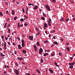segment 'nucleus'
Returning <instances> with one entry per match:
<instances>
[{
	"mask_svg": "<svg viewBox=\"0 0 75 75\" xmlns=\"http://www.w3.org/2000/svg\"><path fill=\"white\" fill-rule=\"evenodd\" d=\"M67 50V51H69V48L67 47L66 48Z\"/></svg>",
	"mask_w": 75,
	"mask_h": 75,
	"instance_id": "4c0bfd02",
	"label": "nucleus"
},
{
	"mask_svg": "<svg viewBox=\"0 0 75 75\" xmlns=\"http://www.w3.org/2000/svg\"><path fill=\"white\" fill-rule=\"evenodd\" d=\"M1 38L2 39H4V35H2L1 36Z\"/></svg>",
	"mask_w": 75,
	"mask_h": 75,
	"instance_id": "a18cd8bd",
	"label": "nucleus"
},
{
	"mask_svg": "<svg viewBox=\"0 0 75 75\" xmlns=\"http://www.w3.org/2000/svg\"><path fill=\"white\" fill-rule=\"evenodd\" d=\"M34 47L35 49L37 48V46H36V45H34Z\"/></svg>",
	"mask_w": 75,
	"mask_h": 75,
	"instance_id": "a19ab883",
	"label": "nucleus"
},
{
	"mask_svg": "<svg viewBox=\"0 0 75 75\" xmlns=\"http://www.w3.org/2000/svg\"><path fill=\"white\" fill-rule=\"evenodd\" d=\"M15 65H16V66H17V67H18V63H17V62L15 63Z\"/></svg>",
	"mask_w": 75,
	"mask_h": 75,
	"instance_id": "393cba45",
	"label": "nucleus"
},
{
	"mask_svg": "<svg viewBox=\"0 0 75 75\" xmlns=\"http://www.w3.org/2000/svg\"><path fill=\"white\" fill-rule=\"evenodd\" d=\"M54 65H56V67H58V65L57 64V62H54Z\"/></svg>",
	"mask_w": 75,
	"mask_h": 75,
	"instance_id": "412c9836",
	"label": "nucleus"
},
{
	"mask_svg": "<svg viewBox=\"0 0 75 75\" xmlns=\"http://www.w3.org/2000/svg\"><path fill=\"white\" fill-rule=\"evenodd\" d=\"M47 23L48 24L49 26H50L51 25V22H48Z\"/></svg>",
	"mask_w": 75,
	"mask_h": 75,
	"instance_id": "aec40b11",
	"label": "nucleus"
},
{
	"mask_svg": "<svg viewBox=\"0 0 75 75\" xmlns=\"http://www.w3.org/2000/svg\"><path fill=\"white\" fill-rule=\"evenodd\" d=\"M18 48H19V49H21L22 48V47H21V46L20 45H18Z\"/></svg>",
	"mask_w": 75,
	"mask_h": 75,
	"instance_id": "4468645a",
	"label": "nucleus"
},
{
	"mask_svg": "<svg viewBox=\"0 0 75 75\" xmlns=\"http://www.w3.org/2000/svg\"><path fill=\"white\" fill-rule=\"evenodd\" d=\"M54 44H55L56 45H58V44L57 42H53Z\"/></svg>",
	"mask_w": 75,
	"mask_h": 75,
	"instance_id": "dca6fc26",
	"label": "nucleus"
},
{
	"mask_svg": "<svg viewBox=\"0 0 75 75\" xmlns=\"http://www.w3.org/2000/svg\"><path fill=\"white\" fill-rule=\"evenodd\" d=\"M22 42V46L23 47H24V46H25V45H24V40L22 39L21 40Z\"/></svg>",
	"mask_w": 75,
	"mask_h": 75,
	"instance_id": "f03ea898",
	"label": "nucleus"
},
{
	"mask_svg": "<svg viewBox=\"0 0 75 75\" xmlns=\"http://www.w3.org/2000/svg\"><path fill=\"white\" fill-rule=\"evenodd\" d=\"M40 61H41V62L42 63H43L44 62V60L42 58H40Z\"/></svg>",
	"mask_w": 75,
	"mask_h": 75,
	"instance_id": "1a4fd4ad",
	"label": "nucleus"
},
{
	"mask_svg": "<svg viewBox=\"0 0 75 75\" xmlns=\"http://www.w3.org/2000/svg\"><path fill=\"white\" fill-rule=\"evenodd\" d=\"M49 71H50V72H51V73H52V74L53 72V71H52V70L50 69H49Z\"/></svg>",
	"mask_w": 75,
	"mask_h": 75,
	"instance_id": "9d476101",
	"label": "nucleus"
},
{
	"mask_svg": "<svg viewBox=\"0 0 75 75\" xmlns=\"http://www.w3.org/2000/svg\"><path fill=\"white\" fill-rule=\"evenodd\" d=\"M70 59L71 60H72L73 59V57H70Z\"/></svg>",
	"mask_w": 75,
	"mask_h": 75,
	"instance_id": "79ce46f5",
	"label": "nucleus"
},
{
	"mask_svg": "<svg viewBox=\"0 0 75 75\" xmlns=\"http://www.w3.org/2000/svg\"><path fill=\"white\" fill-rule=\"evenodd\" d=\"M69 68L70 69H72L73 68V66H70L69 67Z\"/></svg>",
	"mask_w": 75,
	"mask_h": 75,
	"instance_id": "5701e85b",
	"label": "nucleus"
},
{
	"mask_svg": "<svg viewBox=\"0 0 75 75\" xmlns=\"http://www.w3.org/2000/svg\"><path fill=\"white\" fill-rule=\"evenodd\" d=\"M73 21H75V17H74L72 18Z\"/></svg>",
	"mask_w": 75,
	"mask_h": 75,
	"instance_id": "37998d69",
	"label": "nucleus"
},
{
	"mask_svg": "<svg viewBox=\"0 0 75 75\" xmlns=\"http://www.w3.org/2000/svg\"><path fill=\"white\" fill-rule=\"evenodd\" d=\"M24 16L25 17V18H28V17H27V16H26L25 15H24Z\"/></svg>",
	"mask_w": 75,
	"mask_h": 75,
	"instance_id": "4d7b16f0",
	"label": "nucleus"
},
{
	"mask_svg": "<svg viewBox=\"0 0 75 75\" xmlns=\"http://www.w3.org/2000/svg\"><path fill=\"white\" fill-rule=\"evenodd\" d=\"M6 14H8V11H6Z\"/></svg>",
	"mask_w": 75,
	"mask_h": 75,
	"instance_id": "09e8293b",
	"label": "nucleus"
},
{
	"mask_svg": "<svg viewBox=\"0 0 75 75\" xmlns=\"http://www.w3.org/2000/svg\"><path fill=\"white\" fill-rule=\"evenodd\" d=\"M7 30L8 31V32H10V31H11V30L9 28H8Z\"/></svg>",
	"mask_w": 75,
	"mask_h": 75,
	"instance_id": "ea45409f",
	"label": "nucleus"
},
{
	"mask_svg": "<svg viewBox=\"0 0 75 75\" xmlns=\"http://www.w3.org/2000/svg\"><path fill=\"white\" fill-rule=\"evenodd\" d=\"M35 30H36L37 31H39V30H38V28H36Z\"/></svg>",
	"mask_w": 75,
	"mask_h": 75,
	"instance_id": "49530a36",
	"label": "nucleus"
},
{
	"mask_svg": "<svg viewBox=\"0 0 75 75\" xmlns=\"http://www.w3.org/2000/svg\"><path fill=\"white\" fill-rule=\"evenodd\" d=\"M64 18H61V19H60V21H63Z\"/></svg>",
	"mask_w": 75,
	"mask_h": 75,
	"instance_id": "f704fd0d",
	"label": "nucleus"
},
{
	"mask_svg": "<svg viewBox=\"0 0 75 75\" xmlns=\"http://www.w3.org/2000/svg\"><path fill=\"white\" fill-rule=\"evenodd\" d=\"M16 4H19V2H16Z\"/></svg>",
	"mask_w": 75,
	"mask_h": 75,
	"instance_id": "5fc2aeb1",
	"label": "nucleus"
},
{
	"mask_svg": "<svg viewBox=\"0 0 75 75\" xmlns=\"http://www.w3.org/2000/svg\"><path fill=\"white\" fill-rule=\"evenodd\" d=\"M17 58H18V59H19L20 60V61H22L23 59V58H20L18 57H17Z\"/></svg>",
	"mask_w": 75,
	"mask_h": 75,
	"instance_id": "0eeeda50",
	"label": "nucleus"
},
{
	"mask_svg": "<svg viewBox=\"0 0 75 75\" xmlns=\"http://www.w3.org/2000/svg\"><path fill=\"white\" fill-rule=\"evenodd\" d=\"M47 26H48V25H47V24L46 23H44V27H47Z\"/></svg>",
	"mask_w": 75,
	"mask_h": 75,
	"instance_id": "6ab92c4d",
	"label": "nucleus"
},
{
	"mask_svg": "<svg viewBox=\"0 0 75 75\" xmlns=\"http://www.w3.org/2000/svg\"><path fill=\"white\" fill-rule=\"evenodd\" d=\"M14 71L16 75H19V71H18V70L17 69H15L14 70Z\"/></svg>",
	"mask_w": 75,
	"mask_h": 75,
	"instance_id": "f257e3e1",
	"label": "nucleus"
},
{
	"mask_svg": "<svg viewBox=\"0 0 75 75\" xmlns=\"http://www.w3.org/2000/svg\"><path fill=\"white\" fill-rule=\"evenodd\" d=\"M8 43L9 45H11V44H10V42H8Z\"/></svg>",
	"mask_w": 75,
	"mask_h": 75,
	"instance_id": "603ef678",
	"label": "nucleus"
},
{
	"mask_svg": "<svg viewBox=\"0 0 75 75\" xmlns=\"http://www.w3.org/2000/svg\"><path fill=\"white\" fill-rule=\"evenodd\" d=\"M42 52H43V50H42V49L41 48H40L39 50V53L40 54H41V53H42Z\"/></svg>",
	"mask_w": 75,
	"mask_h": 75,
	"instance_id": "7ed1b4c3",
	"label": "nucleus"
},
{
	"mask_svg": "<svg viewBox=\"0 0 75 75\" xmlns=\"http://www.w3.org/2000/svg\"><path fill=\"white\" fill-rule=\"evenodd\" d=\"M43 15L44 17H46V15H45V13L44 12H43Z\"/></svg>",
	"mask_w": 75,
	"mask_h": 75,
	"instance_id": "473e14b6",
	"label": "nucleus"
},
{
	"mask_svg": "<svg viewBox=\"0 0 75 75\" xmlns=\"http://www.w3.org/2000/svg\"><path fill=\"white\" fill-rule=\"evenodd\" d=\"M51 20L50 18L49 19L48 22H51Z\"/></svg>",
	"mask_w": 75,
	"mask_h": 75,
	"instance_id": "58836bf2",
	"label": "nucleus"
},
{
	"mask_svg": "<svg viewBox=\"0 0 75 75\" xmlns=\"http://www.w3.org/2000/svg\"><path fill=\"white\" fill-rule=\"evenodd\" d=\"M66 44H67V45H69V43L68 42H67V43H66Z\"/></svg>",
	"mask_w": 75,
	"mask_h": 75,
	"instance_id": "69168bd1",
	"label": "nucleus"
},
{
	"mask_svg": "<svg viewBox=\"0 0 75 75\" xmlns=\"http://www.w3.org/2000/svg\"><path fill=\"white\" fill-rule=\"evenodd\" d=\"M11 13L12 15H14V13H15V11H14V10L12 11L11 12Z\"/></svg>",
	"mask_w": 75,
	"mask_h": 75,
	"instance_id": "2eb2a0df",
	"label": "nucleus"
},
{
	"mask_svg": "<svg viewBox=\"0 0 75 75\" xmlns=\"http://www.w3.org/2000/svg\"><path fill=\"white\" fill-rule=\"evenodd\" d=\"M53 39H55V36H54L53 37V38H52Z\"/></svg>",
	"mask_w": 75,
	"mask_h": 75,
	"instance_id": "3c124183",
	"label": "nucleus"
},
{
	"mask_svg": "<svg viewBox=\"0 0 75 75\" xmlns=\"http://www.w3.org/2000/svg\"><path fill=\"white\" fill-rule=\"evenodd\" d=\"M72 64H73V65H74V64H75V62H73V63H72Z\"/></svg>",
	"mask_w": 75,
	"mask_h": 75,
	"instance_id": "774afa93",
	"label": "nucleus"
},
{
	"mask_svg": "<svg viewBox=\"0 0 75 75\" xmlns=\"http://www.w3.org/2000/svg\"><path fill=\"white\" fill-rule=\"evenodd\" d=\"M29 39L31 41L33 40V36H29Z\"/></svg>",
	"mask_w": 75,
	"mask_h": 75,
	"instance_id": "39448f33",
	"label": "nucleus"
},
{
	"mask_svg": "<svg viewBox=\"0 0 75 75\" xmlns=\"http://www.w3.org/2000/svg\"><path fill=\"white\" fill-rule=\"evenodd\" d=\"M16 38V39H17L18 41H20V38L17 37Z\"/></svg>",
	"mask_w": 75,
	"mask_h": 75,
	"instance_id": "a878e982",
	"label": "nucleus"
},
{
	"mask_svg": "<svg viewBox=\"0 0 75 75\" xmlns=\"http://www.w3.org/2000/svg\"><path fill=\"white\" fill-rule=\"evenodd\" d=\"M4 48L5 50H6V46L5 47H4Z\"/></svg>",
	"mask_w": 75,
	"mask_h": 75,
	"instance_id": "0e129e2a",
	"label": "nucleus"
},
{
	"mask_svg": "<svg viewBox=\"0 0 75 75\" xmlns=\"http://www.w3.org/2000/svg\"><path fill=\"white\" fill-rule=\"evenodd\" d=\"M27 11H28V10H27L26 9V14H28V12Z\"/></svg>",
	"mask_w": 75,
	"mask_h": 75,
	"instance_id": "de8ad7c7",
	"label": "nucleus"
},
{
	"mask_svg": "<svg viewBox=\"0 0 75 75\" xmlns=\"http://www.w3.org/2000/svg\"><path fill=\"white\" fill-rule=\"evenodd\" d=\"M25 75H31V74L28 73H26Z\"/></svg>",
	"mask_w": 75,
	"mask_h": 75,
	"instance_id": "c03bdc74",
	"label": "nucleus"
},
{
	"mask_svg": "<svg viewBox=\"0 0 75 75\" xmlns=\"http://www.w3.org/2000/svg\"><path fill=\"white\" fill-rule=\"evenodd\" d=\"M50 50L49 49L48 50V51H47V52H50Z\"/></svg>",
	"mask_w": 75,
	"mask_h": 75,
	"instance_id": "052dcab7",
	"label": "nucleus"
},
{
	"mask_svg": "<svg viewBox=\"0 0 75 75\" xmlns=\"http://www.w3.org/2000/svg\"><path fill=\"white\" fill-rule=\"evenodd\" d=\"M15 1H16V0H13V2L14 3V2H15Z\"/></svg>",
	"mask_w": 75,
	"mask_h": 75,
	"instance_id": "bf43d9fd",
	"label": "nucleus"
},
{
	"mask_svg": "<svg viewBox=\"0 0 75 75\" xmlns=\"http://www.w3.org/2000/svg\"><path fill=\"white\" fill-rule=\"evenodd\" d=\"M7 23H5L4 26V27L5 28H6V25H7Z\"/></svg>",
	"mask_w": 75,
	"mask_h": 75,
	"instance_id": "cd10ccee",
	"label": "nucleus"
},
{
	"mask_svg": "<svg viewBox=\"0 0 75 75\" xmlns=\"http://www.w3.org/2000/svg\"><path fill=\"white\" fill-rule=\"evenodd\" d=\"M24 25L26 26H27V25H28V24H27V23H25L24 24Z\"/></svg>",
	"mask_w": 75,
	"mask_h": 75,
	"instance_id": "2f4dec72",
	"label": "nucleus"
},
{
	"mask_svg": "<svg viewBox=\"0 0 75 75\" xmlns=\"http://www.w3.org/2000/svg\"><path fill=\"white\" fill-rule=\"evenodd\" d=\"M36 44L37 46H40V42H37Z\"/></svg>",
	"mask_w": 75,
	"mask_h": 75,
	"instance_id": "6e6552de",
	"label": "nucleus"
},
{
	"mask_svg": "<svg viewBox=\"0 0 75 75\" xmlns=\"http://www.w3.org/2000/svg\"><path fill=\"white\" fill-rule=\"evenodd\" d=\"M37 48H36L35 49V51H37Z\"/></svg>",
	"mask_w": 75,
	"mask_h": 75,
	"instance_id": "338daca9",
	"label": "nucleus"
},
{
	"mask_svg": "<svg viewBox=\"0 0 75 75\" xmlns=\"http://www.w3.org/2000/svg\"><path fill=\"white\" fill-rule=\"evenodd\" d=\"M69 18H68L66 19L65 20V21H66V22H68V21H69Z\"/></svg>",
	"mask_w": 75,
	"mask_h": 75,
	"instance_id": "bb28decb",
	"label": "nucleus"
},
{
	"mask_svg": "<svg viewBox=\"0 0 75 75\" xmlns=\"http://www.w3.org/2000/svg\"><path fill=\"white\" fill-rule=\"evenodd\" d=\"M51 55H52V56H54V53H53V54H51Z\"/></svg>",
	"mask_w": 75,
	"mask_h": 75,
	"instance_id": "13d9d810",
	"label": "nucleus"
},
{
	"mask_svg": "<svg viewBox=\"0 0 75 75\" xmlns=\"http://www.w3.org/2000/svg\"><path fill=\"white\" fill-rule=\"evenodd\" d=\"M41 20H45V18H44V17H41Z\"/></svg>",
	"mask_w": 75,
	"mask_h": 75,
	"instance_id": "b1692460",
	"label": "nucleus"
},
{
	"mask_svg": "<svg viewBox=\"0 0 75 75\" xmlns=\"http://www.w3.org/2000/svg\"><path fill=\"white\" fill-rule=\"evenodd\" d=\"M59 56H62V53H59Z\"/></svg>",
	"mask_w": 75,
	"mask_h": 75,
	"instance_id": "4be33fe9",
	"label": "nucleus"
},
{
	"mask_svg": "<svg viewBox=\"0 0 75 75\" xmlns=\"http://www.w3.org/2000/svg\"><path fill=\"white\" fill-rule=\"evenodd\" d=\"M38 8V6L37 5H36L35 6V7L33 8V9L35 10H36Z\"/></svg>",
	"mask_w": 75,
	"mask_h": 75,
	"instance_id": "423d86ee",
	"label": "nucleus"
},
{
	"mask_svg": "<svg viewBox=\"0 0 75 75\" xmlns=\"http://www.w3.org/2000/svg\"><path fill=\"white\" fill-rule=\"evenodd\" d=\"M19 25H20V23L18 22V27L19 28H20V26H19Z\"/></svg>",
	"mask_w": 75,
	"mask_h": 75,
	"instance_id": "72a5a7b5",
	"label": "nucleus"
},
{
	"mask_svg": "<svg viewBox=\"0 0 75 75\" xmlns=\"http://www.w3.org/2000/svg\"><path fill=\"white\" fill-rule=\"evenodd\" d=\"M17 16L15 17L14 19V20H16V19H17Z\"/></svg>",
	"mask_w": 75,
	"mask_h": 75,
	"instance_id": "c9c22d12",
	"label": "nucleus"
},
{
	"mask_svg": "<svg viewBox=\"0 0 75 75\" xmlns=\"http://www.w3.org/2000/svg\"><path fill=\"white\" fill-rule=\"evenodd\" d=\"M6 73L7 72H6V71H5L4 72V74H6Z\"/></svg>",
	"mask_w": 75,
	"mask_h": 75,
	"instance_id": "864d4df0",
	"label": "nucleus"
},
{
	"mask_svg": "<svg viewBox=\"0 0 75 75\" xmlns=\"http://www.w3.org/2000/svg\"><path fill=\"white\" fill-rule=\"evenodd\" d=\"M36 71L38 72V73H39V74H40L41 73V71H40L39 70L36 69Z\"/></svg>",
	"mask_w": 75,
	"mask_h": 75,
	"instance_id": "a211bd4d",
	"label": "nucleus"
},
{
	"mask_svg": "<svg viewBox=\"0 0 75 75\" xmlns=\"http://www.w3.org/2000/svg\"><path fill=\"white\" fill-rule=\"evenodd\" d=\"M48 55V53H46L43 54L44 56L45 57L46 56V55Z\"/></svg>",
	"mask_w": 75,
	"mask_h": 75,
	"instance_id": "f8f14e48",
	"label": "nucleus"
},
{
	"mask_svg": "<svg viewBox=\"0 0 75 75\" xmlns=\"http://www.w3.org/2000/svg\"><path fill=\"white\" fill-rule=\"evenodd\" d=\"M60 40L61 41H63V39H62V38H61Z\"/></svg>",
	"mask_w": 75,
	"mask_h": 75,
	"instance_id": "e2e57ef3",
	"label": "nucleus"
},
{
	"mask_svg": "<svg viewBox=\"0 0 75 75\" xmlns=\"http://www.w3.org/2000/svg\"><path fill=\"white\" fill-rule=\"evenodd\" d=\"M5 38L6 39V40H7V39H8V37H6V38Z\"/></svg>",
	"mask_w": 75,
	"mask_h": 75,
	"instance_id": "6e6d98bb",
	"label": "nucleus"
},
{
	"mask_svg": "<svg viewBox=\"0 0 75 75\" xmlns=\"http://www.w3.org/2000/svg\"><path fill=\"white\" fill-rule=\"evenodd\" d=\"M0 16H3V14L2 13V12H0Z\"/></svg>",
	"mask_w": 75,
	"mask_h": 75,
	"instance_id": "7c9ffc66",
	"label": "nucleus"
},
{
	"mask_svg": "<svg viewBox=\"0 0 75 75\" xmlns=\"http://www.w3.org/2000/svg\"><path fill=\"white\" fill-rule=\"evenodd\" d=\"M46 8L48 10V11H50L51 10V9H50V7L49 6H48L47 5H46L45 6Z\"/></svg>",
	"mask_w": 75,
	"mask_h": 75,
	"instance_id": "20e7f679",
	"label": "nucleus"
},
{
	"mask_svg": "<svg viewBox=\"0 0 75 75\" xmlns=\"http://www.w3.org/2000/svg\"><path fill=\"white\" fill-rule=\"evenodd\" d=\"M4 47H6L7 46V43L6 42H4Z\"/></svg>",
	"mask_w": 75,
	"mask_h": 75,
	"instance_id": "f3484780",
	"label": "nucleus"
},
{
	"mask_svg": "<svg viewBox=\"0 0 75 75\" xmlns=\"http://www.w3.org/2000/svg\"><path fill=\"white\" fill-rule=\"evenodd\" d=\"M23 54H26V50H23Z\"/></svg>",
	"mask_w": 75,
	"mask_h": 75,
	"instance_id": "9b49d317",
	"label": "nucleus"
},
{
	"mask_svg": "<svg viewBox=\"0 0 75 75\" xmlns=\"http://www.w3.org/2000/svg\"><path fill=\"white\" fill-rule=\"evenodd\" d=\"M22 10L23 13H25V11H24V8H23Z\"/></svg>",
	"mask_w": 75,
	"mask_h": 75,
	"instance_id": "c756f323",
	"label": "nucleus"
},
{
	"mask_svg": "<svg viewBox=\"0 0 75 75\" xmlns=\"http://www.w3.org/2000/svg\"><path fill=\"white\" fill-rule=\"evenodd\" d=\"M24 19H23L22 18L21 19H20L21 21H24Z\"/></svg>",
	"mask_w": 75,
	"mask_h": 75,
	"instance_id": "c85d7f7f",
	"label": "nucleus"
},
{
	"mask_svg": "<svg viewBox=\"0 0 75 75\" xmlns=\"http://www.w3.org/2000/svg\"><path fill=\"white\" fill-rule=\"evenodd\" d=\"M53 1L54 3H55V2H56V1H55V0H54Z\"/></svg>",
	"mask_w": 75,
	"mask_h": 75,
	"instance_id": "680f3d73",
	"label": "nucleus"
},
{
	"mask_svg": "<svg viewBox=\"0 0 75 75\" xmlns=\"http://www.w3.org/2000/svg\"><path fill=\"white\" fill-rule=\"evenodd\" d=\"M44 42L45 43H47V42H49L48 41H47V40H46V41H45Z\"/></svg>",
	"mask_w": 75,
	"mask_h": 75,
	"instance_id": "e433bc0d",
	"label": "nucleus"
},
{
	"mask_svg": "<svg viewBox=\"0 0 75 75\" xmlns=\"http://www.w3.org/2000/svg\"><path fill=\"white\" fill-rule=\"evenodd\" d=\"M69 65L70 66H73L74 65H73V64H72V63H69Z\"/></svg>",
	"mask_w": 75,
	"mask_h": 75,
	"instance_id": "ddd939ff",
	"label": "nucleus"
},
{
	"mask_svg": "<svg viewBox=\"0 0 75 75\" xmlns=\"http://www.w3.org/2000/svg\"><path fill=\"white\" fill-rule=\"evenodd\" d=\"M10 24H8V25L7 26V27H8H8H10Z\"/></svg>",
	"mask_w": 75,
	"mask_h": 75,
	"instance_id": "8fccbe9b",
	"label": "nucleus"
}]
</instances>
